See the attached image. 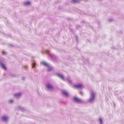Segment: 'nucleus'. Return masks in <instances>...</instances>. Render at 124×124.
Segmentation results:
<instances>
[{
  "mask_svg": "<svg viewBox=\"0 0 124 124\" xmlns=\"http://www.w3.org/2000/svg\"><path fill=\"white\" fill-rule=\"evenodd\" d=\"M95 98V94L92 91L91 94L89 99L88 100L87 102L91 104H92L94 102Z\"/></svg>",
  "mask_w": 124,
  "mask_h": 124,
  "instance_id": "nucleus-1",
  "label": "nucleus"
},
{
  "mask_svg": "<svg viewBox=\"0 0 124 124\" xmlns=\"http://www.w3.org/2000/svg\"><path fill=\"white\" fill-rule=\"evenodd\" d=\"M55 75L57 77L61 79V80L63 81H65V80L64 77L62 75H61L60 74L57 73H56L55 74Z\"/></svg>",
  "mask_w": 124,
  "mask_h": 124,
  "instance_id": "nucleus-2",
  "label": "nucleus"
},
{
  "mask_svg": "<svg viewBox=\"0 0 124 124\" xmlns=\"http://www.w3.org/2000/svg\"><path fill=\"white\" fill-rule=\"evenodd\" d=\"M73 100L76 103H80L84 102V101H83L76 97H74L73 98Z\"/></svg>",
  "mask_w": 124,
  "mask_h": 124,
  "instance_id": "nucleus-3",
  "label": "nucleus"
},
{
  "mask_svg": "<svg viewBox=\"0 0 124 124\" xmlns=\"http://www.w3.org/2000/svg\"><path fill=\"white\" fill-rule=\"evenodd\" d=\"M61 93L63 96L66 98H68L69 96L68 93L64 90L61 91Z\"/></svg>",
  "mask_w": 124,
  "mask_h": 124,
  "instance_id": "nucleus-4",
  "label": "nucleus"
},
{
  "mask_svg": "<svg viewBox=\"0 0 124 124\" xmlns=\"http://www.w3.org/2000/svg\"><path fill=\"white\" fill-rule=\"evenodd\" d=\"M74 86L75 87L78 89H81L83 87V85L80 84L75 85H74Z\"/></svg>",
  "mask_w": 124,
  "mask_h": 124,
  "instance_id": "nucleus-5",
  "label": "nucleus"
},
{
  "mask_svg": "<svg viewBox=\"0 0 124 124\" xmlns=\"http://www.w3.org/2000/svg\"><path fill=\"white\" fill-rule=\"evenodd\" d=\"M46 86L47 88L49 90L53 89V87L52 85L49 84H47L46 85Z\"/></svg>",
  "mask_w": 124,
  "mask_h": 124,
  "instance_id": "nucleus-6",
  "label": "nucleus"
},
{
  "mask_svg": "<svg viewBox=\"0 0 124 124\" xmlns=\"http://www.w3.org/2000/svg\"><path fill=\"white\" fill-rule=\"evenodd\" d=\"M41 64L47 67H49V64L48 63L45 62L43 61L41 62Z\"/></svg>",
  "mask_w": 124,
  "mask_h": 124,
  "instance_id": "nucleus-7",
  "label": "nucleus"
},
{
  "mask_svg": "<svg viewBox=\"0 0 124 124\" xmlns=\"http://www.w3.org/2000/svg\"><path fill=\"white\" fill-rule=\"evenodd\" d=\"M67 80L69 84H72V81L71 80L70 77H69L68 76L67 78Z\"/></svg>",
  "mask_w": 124,
  "mask_h": 124,
  "instance_id": "nucleus-8",
  "label": "nucleus"
},
{
  "mask_svg": "<svg viewBox=\"0 0 124 124\" xmlns=\"http://www.w3.org/2000/svg\"><path fill=\"white\" fill-rule=\"evenodd\" d=\"M1 66L5 70H6V68L5 65L1 62H0Z\"/></svg>",
  "mask_w": 124,
  "mask_h": 124,
  "instance_id": "nucleus-9",
  "label": "nucleus"
},
{
  "mask_svg": "<svg viewBox=\"0 0 124 124\" xmlns=\"http://www.w3.org/2000/svg\"><path fill=\"white\" fill-rule=\"evenodd\" d=\"M8 119V117L5 116H3L2 118V120L4 121H6Z\"/></svg>",
  "mask_w": 124,
  "mask_h": 124,
  "instance_id": "nucleus-10",
  "label": "nucleus"
},
{
  "mask_svg": "<svg viewBox=\"0 0 124 124\" xmlns=\"http://www.w3.org/2000/svg\"><path fill=\"white\" fill-rule=\"evenodd\" d=\"M79 1V0H72L71 1V2L74 3H77Z\"/></svg>",
  "mask_w": 124,
  "mask_h": 124,
  "instance_id": "nucleus-11",
  "label": "nucleus"
},
{
  "mask_svg": "<svg viewBox=\"0 0 124 124\" xmlns=\"http://www.w3.org/2000/svg\"><path fill=\"white\" fill-rule=\"evenodd\" d=\"M30 4V2L29 1L26 2L24 3V5L25 6H27Z\"/></svg>",
  "mask_w": 124,
  "mask_h": 124,
  "instance_id": "nucleus-12",
  "label": "nucleus"
},
{
  "mask_svg": "<svg viewBox=\"0 0 124 124\" xmlns=\"http://www.w3.org/2000/svg\"><path fill=\"white\" fill-rule=\"evenodd\" d=\"M20 93H17L15 94L14 95L15 96L17 97H19L21 95Z\"/></svg>",
  "mask_w": 124,
  "mask_h": 124,
  "instance_id": "nucleus-13",
  "label": "nucleus"
},
{
  "mask_svg": "<svg viewBox=\"0 0 124 124\" xmlns=\"http://www.w3.org/2000/svg\"><path fill=\"white\" fill-rule=\"evenodd\" d=\"M99 121L100 122V124H102L103 121L101 118H99Z\"/></svg>",
  "mask_w": 124,
  "mask_h": 124,
  "instance_id": "nucleus-14",
  "label": "nucleus"
},
{
  "mask_svg": "<svg viewBox=\"0 0 124 124\" xmlns=\"http://www.w3.org/2000/svg\"><path fill=\"white\" fill-rule=\"evenodd\" d=\"M47 67L48 68H49V69L47 70V71H51V70H52L53 69L51 67H50L49 65V67Z\"/></svg>",
  "mask_w": 124,
  "mask_h": 124,
  "instance_id": "nucleus-15",
  "label": "nucleus"
},
{
  "mask_svg": "<svg viewBox=\"0 0 124 124\" xmlns=\"http://www.w3.org/2000/svg\"><path fill=\"white\" fill-rule=\"evenodd\" d=\"M75 37L76 38V41L77 42L78 41V36H77L75 35Z\"/></svg>",
  "mask_w": 124,
  "mask_h": 124,
  "instance_id": "nucleus-16",
  "label": "nucleus"
},
{
  "mask_svg": "<svg viewBox=\"0 0 124 124\" xmlns=\"http://www.w3.org/2000/svg\"><path fill=\"white\" fill-rule=\"evenodd\" d=\"M32 64V68H33L36 65V64L35 63H33Z\"/></svg>",
  "mask_w": 124,
  "mask_h": 124,
  "instance_id": "nucleus-17",
  "label": "nucleus"
},
{
  "mask_svg": "<svg viewBox=\"0 0 124 124\" xmlns=\"http://www.w3.org/2000/svg\"><path fill=\"white\" fill-rule=\"evenodd\" d=\"M113 20V19L112 18L109 19H108V21L110 22H111Z\"/></svg>",
  "mask_w": 124,
  "mask_h": 124,
  "instance_id": "nucleus-18",
  "label": "nucleus"
},
{
  "mask_svg": "<svg viewBox=\"0 0 124 124\" xmlns=\"http://www.w3.org/2000/svg\"><path fill=\"white\" fill-rule=\"evenodd\" d=\"M54 58H55V61H57V58L56 57V56H55Z\"/></svg>",
  "mask_w": 124,
  "mask_h": 124,
  "instance_id": "nucleus-19",
  "label": "nucleus"
},
{
  "mask_svg": "<svg viewBox=\"0 0 124 124\" xmlns=\"http://www.w3.org/2000/svg\"><path fill=\"white\" fill-rule=\"evenodd\" d=\"M2 53L3 54H4L5 55L6 54V52L4 51H2Z\"/></svg>",
  "mask_w": 124,
  "mask_h": 124,
  "instance_id": "nucleus-20",
  "label": "nucleus"
},
{
  "mask_svg": "<svg viewBox=\"0 0 124 124\" xmlns=\"http://www.w3.org/2000/svg\"><path fill=\"white\" fill-rule=\"evenodd\" d=\"M13 101L12 100H11L10 101V102L11 103H12L13 102Z\"/></svg>",
  "mask_w": 124,
  "mask_h": 124,
  "instance_id": "nucleus-21",
  "label": "nucleus"
},
{
  "mask_svg": "<svg viewBox=\"0 0 124 124\" xmlns=\"http://www.w3.org/2000/svg\"><path fill=\"white\" fill-rule=\"evenodd\" d=\"M79 92L82 95H83V93L82 92Z\"/></svg>",
  "mask_w": 124,
  "mask_h": 124,
  "instance_id": "nucleus-22",
  "label": "nucleus"
},
{
  "mask_svg": "<svg viewBox=\"0 0 124 124\" xmlns=\"http://www.w3.org/2000/svg\"><path fill=\"white\" fill-rule=\"evenodd\" d=\"M55 87H56V86H55V88H55Z\"/></svg>",
  "mask_w": 124,
  "mask_h": 124,
  "instance_id": "nucleus-23",
  "label": "nucleus"
}]
</instances>
